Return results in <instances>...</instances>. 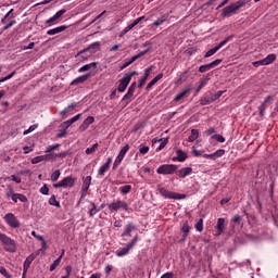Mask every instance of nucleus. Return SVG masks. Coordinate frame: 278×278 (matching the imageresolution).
<instances>
[{
	"mask_svg": "<svg viewBox=\"0 0 278 278\" xmlns=\"http://www.w3.org/2000/svg\"><path fill=\"white\" fill-rule=\"evenodd\" d=\"M64 257V250H62L61 255L50 265V273H53L60 266L62 258Z\"/></svg>",
	"mask_w": 278,
	"mask_h": 278,
	"instance_id": "obj_28",
	"label": "nucleus"
},
{
	"mask_svg": "<svg viewBox=\"0 0 278 278\" xmlns=\"http://www.w3.org/2000/svg\"><path fill=\"white\" fill-rule=\"evenodd\" d=\"M157 190H159L161 197H164V199H175L176 201L186 199V195H184L181 193H175L173 191H168L164 187H159Z\"/></svg>",
	"mask_w": 278,
	"mask_h": 278,
	"instance_id": "obj_5",
	"label": "nucleus"
},
{
	"mask_svg": "<svg viewBox=\"0 0 278 278\" xmlns=\"http://www.w3.org/2000/svg\"><path fill=\"white\" fill-rule=\"evenodd\" d=\"M91 210L89 211V216L90 218H92V216H94V214H97V212H99V210L97 208V204H94V202H91Z\"/></svg>",
	"mask_w": 278,
	"mask_h": 278,
	"instance_id": "obj_46",
	"label": "nucleus"
},
{
	"mask_svg": "<svg viewBox=\"0 0 278 278\" xmlns=\"http://www.w3.org/2000/svg\"><path fill=\"white\" fill-rule=\"evenodd\" d=\"M53 153L35 156L31 159V164H40V162H51L53 161Z\"/></svg>",
	"mask_w": 278,
	"mask_h": 278,
	"instance_id": "obj_14",
	"label": "nucleus"
},
{
	"mask_svg": "<svg viewBox=\"0 0 278 278\" xmlns=\"http://www.w3.org/2000/svg\"><path fill=\"white\" fill-rule=\"evenodd\" d=\"M131 249H134V248L130 247L129 243H127L126 247H124V248L117 250V251L115 252V255H116L117 257H125V255H129V251H131Z\"/></svg>",
	"mask_w": 278,
	"mask_h": 278,
	"instance_id": "obj_19",
	"label": "nucleus"
},
{
	"mask_svg": "<svg viewBox=\"0 0 278 278\" xmlns=\"http://www.w3.org/2000/svg\"><path fill=\"white\" fill-rule=\"evenodd\" d=\"M108 207L110 212H118V210H125V212H129V204L123 200H116L113 201L112 203L108 204Z\"/></svg>",
	"mask_w": 278,
	"mask_h": 278,
	"instance_id": "obj_3",
	"label": "nucleus"
},
{
	"mask_svg": "<svg viewBox=\"0 0 278 278\" xmlns=\"http://www.w3.org/2000/svg\"><path fill=\"white\" fill-rule=\"evenodd\" d=\"M38 254H30L24 262V265H23V271H24V275H27V270H29V266H31V262H34L36 260V256Z\"/></svg>",
	"mask_w": 278,
	"mask_h": 278,
	"instance_id": "obj_17",
	"label": "nucleus"
},
{
	"mask_svg": "<svg viewBox=\"0 0 278 278\" xmlns=\"http://www.w3.org/2000/svg\"><path fill=\"white\" fill-rule=\"evenodd\" d=\"M110 164H112V157H109L106 160V162L100 167V169L98 172L100 177H103V175H105V173H108V170H110Z\"/></svg>",
	"mask_w": 278,
	"mask_h": 278,
	"instance_id": "obj_25",
	"label": "nucleus"
},
{
	"mask_svg": "<svg viewBox=\"0 0 278 278\" xmlns=\"http://www.w3.org/2000/svg\"><path fill=\"white\" fill-rule=\"evenodd\" d=\"M64 14H66V9L60 10L52 17L46 21V25H49V27H51V25H55V23H58V20L62 18Z\"/></svg>",
	"mask_w": 278,
	"mask_h": 278,
	"instance_id": "obj_12",
	"label": "nucleus"
},
{
	"mask_svg": "<svg viewBox=\"0 0 278 278\" xmlns=\"http://www.w3.org/2000/svg\"><path fill=\"white\" fill-rule=\"evenodd\" d=\"M41 194H49V187L47 185H43L40 189Z\"/></svg>",
	"mask_w": 278,
	"mask_h": 278,
	"instance_id": "obj_63",
	"label": "nucleus"
},
{
	"mask_svg": "<svg viewBox=\"0 0 278 278\" xmlns=\"http://www.w3.org/2000/svg\"><path fill=\"white\" fill-rule=\"evenodd\" d=\"M17 199L22 203H27V197L25 194H23V193H17Z\"/></svg>",
	"mask_w": 278,
	"mask_h": 278,
	"instance_id": "obj_60",
	"label": "nucleus"
},
{
	"mask_svg": "<svg viewBox=\"0 0 278 278\" xmlns=\"http://www.w3.org/2000/svg\"><path fill=\"white\" fill-rule=\"evenodd\" d=\"M139 236L135 235V237L128 242V244L134 249L138 243Z\"/></svg>",
	"mask_w": 278,
	"mask_h": 278,
	"instance_id": "obj_54",
	"label": "nucleus"
},
{
	"mask_svg": "<svg viewBox=\"0 0 278 278\" xmlns=\"http://www.w3.org/2000/svg\"><path fill=\"white\" fill-rule=\"evenodd\" d=\"M68 29V26L66 25H61L55 28H52L47 31L48 36H55V34H62V31H66Z\"/></svg>",
	"mask_w": 278,
	"mask_h": 278,
	"instance_id": "obj_23",
	"label": "nucleus"
},
{
	"mask_svg": "<svg viewBox=\"0 0 278 278\" xmlns=\"http://www.w3.org/2000/svg\"><path fill=\"white\" fill-rule=\"evenodd\" d=\"M132 98H134V94L127 92L122 99V102L126 103V105H129V101H131Z\"/></svg>",
	"mask_w": 278,
	"mask_h": 278,
	"instance_id": "obj_44",
	"label": "nucleus"
},
{
	"mask_svg": "<svg viewBox=\"0 0 278 278\" xmlns=\"http://www.w3.org/2000/svg\"><path fill=\"white\" fill-rule=\"evenodd\" d=\"M49 205H54V207H61L60 202L55 199V195L50 197Z\"/></svg>",
	"mask_w": 278,
	"mask_h": 278,
	"instance_id": "obj_42",
	"label": "nucleus"
},
{
	"mask_svg": "<svg viewBox=\"0 0 278 278\" xmlns=\"http://www.w3.org/2000/svg\"><path fill=\"white\" fill-rule=\"evenodd\" d=\"M192 173V167H184L179 170L176 169V175L180 179H185V177H188V175H191Z\"/></svg>",
	"mask_w": 278,
	"mask_h": 278,
	"instance_id": "obj_21",
	"label": "nucleus"
},
{
	"mask_svg": "<svg viewBox=\"0 0 278 278\" xmlns=\"http://www.w3.org/2000/svg\"><path fill=\"white\" fill-rule=\"evenodd\" d=\"M225 227L227 224L225 223V218H218L215 229H217V236H223V231H225Z\"/></svg>",
	"mask_w": 278,
	"mask_h": 278,
	"instance_id": "obj_22",
	"label": "nucleus"
},
{
	"mask_svg": "<svg viewBox=\"0 0 278 278\" xmlns=\"http://www.w3.org/2000/svg\"><path fill=\"white\" fill-rule=\"evenodd\" d=\"M66 275L62 276L61 278H71V273H73V267L71 265H67L65 267Z\"/></svg>",
	"mask_w": 278,
	"mask_h": 278,
	"instance_id": "obj_52",
	"label": "nucleus"
},
{
	"mask_svg": "<svg viewBox=\"0 0 278 278\" xmlns=\"http://www.w3.org/2000/svg\"><path fill=\"white\" fill-rule=\"evenodd\" d=\"M68 156V152H60L58 154L53 153V161H55L56 157H60L61 160H64V157Z\"/></svg>",
	"mask_w": 278,
	"mask_h": 278,
	"instance_id": "obj_47",
	"label": "nucleus"
},
{
	"mask_svg": "<svg viewBox=\"0 0 278 278\" xmlns=\"http://www.w3.org/2000/svg\"><path fill=\"white\" fill-rule=\"evenodd\" d=\"M13 25H16V20L10 21V23L2 28L3 31H7V29H10V27H13Z\"/></svg>",
	"mask_w": 278,
	"mask_h": 278,
	"instance_id": "obj_61",
	"label": "nucleus"
},
{
	"mask_svg": "<svg viewBox=\"0 0 278 278\" xmlns=\"http://www.w3.org/2000/svg\"><path fill=\"white\" fill-rule=\"evenodd\" d=\"M210 78H206V79H200V81H199V86L197 87V89H195V92H197V94H199V92H201V90H203V88H204V86H207V80H208Z\"/></svg>",
	"mask_w": 278,
	"mask_h": 278,
	"instance_id": "obj_37",
	"label": "nucleus"
},
{
	"mask_svg": "<svg viewBox=\"0 0 278 278\" xmlns=\"http://www.w3.org/2000/svg\"><path fill=\"white\" fill-rule=\"evenodd\" d=\"M98 51H101V42L96 41L91 45H89L87 48L83 49V53H89L91 55H94Z\"/></svg>",
	"mask_w": 278,
	"mask_h": 278,
	"instance_id": "obj_13",
	"label": "nucleus"
},
{
	"mask_svg": "<svg viewBox=\"0 0 278 278\" xmlns=\"http://www.w3.org/2000/svg\"><path fill=\"white\" fill-rule=\"evenodd\" d=\"M154 142H161L160 147L156 149V151H162L168 144V138H163V139H154Z\"/></svg>",
	"mask_w": 278,
	"mask_h": 278,
	"instance_id": "obj_36",
	"label": "nucleus"
},
{
	"mask_svg": "<svg viewBox=\"0 0 278 278\" xmlns=\"http://www.w3.org/2000/svg\"><path fill=\"white\" fill-rule=\"evenodd\" d=\"M197 51H199V49L197 48H188L185 53H187V55H194V53H197Z\"/></svg>",
	"mask_w": 278,
	"mask_h": 278,
	"instance_id": "obj_58",
	"label": "nucleus"
},
{
	"mask_svg": "<svg viewBox=\"0 0 278 278\" xmlns=\"http://www.w3.org/2000/svg\"><path fill=\"white\" fill-rule=\"evenodd\" d=\"M210 103H214L211 97H205L203 100H201V105H210Z\"/></svg>",
	"mask_w": 278,
	"mask_h": 278,
	"instance_id": "obj_56",
	"label": "nucleus"
},
{
	"mask_svg": "<svg viewBox=\"0 0 278 278\" xmlns=\"http://www.w3.org/2000/svg\"><path fill=\"white\" fill-rule=\"evenodd\" d=\"M60 149V143H55L54 146H49L48 148H46L45 153H51L52 151H55Z\"/></svg>",
	"mask_w": 278,
	"mask_h": 278,
	"instance_id": "obj_48",
	"label": "nucleus"
},
{
	"mask_svg": "<svg viewBox=\"0 0 278 278\" xmlns=\"http://www.w3.org/2000/svg\"><path fill=\"white\" fill-rule=\"evenodd\" d=\"M177 157H173V162H186L188 160V154L184 150L176 151Z\"/></svg>",
	"mask_w": 278,
	"mask_h": 278,
	"instance_id": "obj_24",
	"label": "nucleus"
},
{
	"mask_svg": "<svg viewBox=\"0 0 278 278\" xmlns=\"http://www.w3.org/2000/svg\"><path fill=\"white\" fill-rule=\"evenodd\" d=\"M168 18V15H163L161 18H159L157 21H155L153 23V25H155V27H160V25H162L163 23H165V21Z\"/></svg>",
	"mask_w": 278,
	"mask_h": 278,
	"instance_id": "obj_43",
	"label": "nucleus"
},
{
	"mask_svg": "<svg viewBox=\"0 0 278 278\" xmlns=\"http://www.w3.org/2000/svg\"><path fill=\"white\" fill-rule=\"evenodd\" d=\"M4 220L12 229H18L21 227V222H18V218L13 213H8L4 216Z\"/></svg>",
	"mask_w": 278,
	"mask_h": 278,
	"instance_id": "obj_9",
	"label": "nucleus"
},
{
	"mask_svg": "<svg viewBox=\"0 0 278 278\" xmlns=\"http://www.w3.org/2000/svg\"><path fill=\"white\" fill-rule=\"evenodd\" d=\"M90 184H92V176H87L83 181V192H88Z\"/></svg>",
	"mask_w": 278,
	"mask_h": 278,
	"instance_id": "obj_30",
	"label": "nucleus"
},
{
	"mask_svg": "<svg viewBox=\"0 0 278 278\" xmlns=\"http://www.w3.org/2000/svg\"><path fill=\"white\" fill-rule=\"evenodd\" d=\"M222 62H223V59H217L208 64H210L211 68H214V67L218 66V64H220Z\"/></svg>",
	"mask_w": 278,
	"mask_h": 278,
	"instance_id": "obj_59",
	"label": "nucleus"
},
{
	"mask_svg": "<svg viewBox=\"0 0 278 278\" xmlns=\"http://www.w3.org/2000/svg\"><path fill=\"white\" fill-rule=\"evenodd\" d=\"M119 192H122V194H129V192H131V185L121 187Z\"/></svg>",
	"mask_w": 278,
	"mask_h": 278,
	"instance_id": "obj_41",
	"label": "nucleus"
},
{
	"mask_svg": "<svg viewBox=\"0 0 278 278\" xmlns=\"http://www.w3.org/2000/svg\"><path fill=\"white\" fill-rule=\"evenodd\" d=\"M92 123H94V117L93 116H88L79 126V131H86V129H88V127H90V125H92Z\"/></svg>",
	"mask_w": 278,
	"mask_h": 278,
	"instance_id": "obj_20",
	"label": "nucleus"
},
{
	"mask_svg": "<svg viewBox=\"0 0 278 278\" xmlns=\"http://www.w3.org/2000/svg\"><path fill=\"white\" fill-rule=\"evenodd\" d=\"M99 149V143H94L91 148H87L85 153L86 155H92Z\"/></svg>",
	"mask_w": 278,
	"mask_h": 278,
	"instance_id": "obj_39",
	"label": "nucleus"
},
{
	"mask_svg": "<svg viewBox=\"0 0 278 278\" xmlns=\"http://www.w3.org/2000/svg\"><path fill=\"white\" fill-rule=\"evenodd\" d=\"M223 94H225V91H223V90H219L214 94H211V101H213V102L218 101V99L222 98Z\"/></svg>",
	"mask_w": 278,
	"mask_h": 278,
	"instance_id": "obj_40",
	"label": "nucleus"
},
{
	"mask_svg": "<svg viewBox=\"0 0 278 278\" xmlns=\"http://www.w3.org/2000/svg\"><path fill=\"white\" fill-rule=\"evenodd\" d=\"M151 71H153V65L144 70V74L139 80L138 88H142L147 84V79H149V76L151 75Z\"/></svg>",
	"mask_w": 278,
	"mask_h": 278,
	"instance_id": "obj_16",
	"label": "nucleus"
},
{
	"mask_svg": "<svg viewBox=\"0 0 278 278\" xmlns=\"http://www.w3.org/2000/svg\"><path fill=\"white\" fill-rule=\"evenodd\" d=\"M76 58H79L80 62H85V60H89V58H92V54L89 52H84V50H80Z\"/></svg>",
	"mask_w": 278,
	"mask_h": 278,
	"instance_id": "obj_32",
	"label": "nucleus"
},
{
	"mask_svg": "<svg viewBox=\"0 0 278 278\" xmlns=\"http://www.w3.org/2000/svg\"><path fill=\"white\" fill-rule=\"evenodd\" d=\"M138 229V227H136V224L134 223H128L125 228H124V231L122 233V238H131V232L132 231H136Z\"/></svg>",
	"mask_w": 278,
	"mask_h": 278,
	"instance_id": "obj_15",
	"label": "nucleus"
},
{
	"mask_svg": "<svg viewBox=\"0 0 278 278\" xmlns=\"http://www.w3.org/2000/svg\"><path fill=\"white\" fill-rule=\"evenodd\" d=\"M147 53H149V49L139 52L138 54L131 56V59L129 61H126L122 66H121V71L127 68V66H131V64H134V62H136V60H140V58H142L143 55H147Z\"/></svg>",
	"mask_w": 278,
	"mask_h": 278,
	"instance_id": "obj_11",
	"label": "nucleus"
},
{
	"mask_svg": "<svg viewBox=\"0 0 278 278\" xmlns=\"http://www.w3.org/2000/svg\"><path fill=\"white\" fill-rule=\"evenodd\" d=\"M139 153H141V155H147V153H149V147L140 146Z\"/></svg>",
	"mask_w": 278,
	"mask_h": 278,
	"instance_id": "obj_57",
	"label": "nucleus"
},
{
	"mask_svg": "<svg viewBox=\"0 0 278 278\" xmlns=\"http://www.w3.org/2000/svg\"><path fill=\"white\" fill-rule=\"evenodd\" d=\"M75 181H77V179L73 178V176H67L61 181L54 184L53 188H73V186H75Z\"/></svg>",
	"mask_w": 278,
	"mask_h": 278,
	"instance_id": "obj_8",
	"label": "nucleus"
},
{
	"mask_svg": "<svg viewBox=\"0 0 278 278\" xmlns=\"http://www.w3.org/2000/svg\"><path fill=\"white\" fill-rule=\"evenodd\" d=\"M212 139L216 140L217 142H225V137H223V135H213Z\"/></svg>",
	"mask_w": 278,
	"mask_h": 278,
	"instance_id": "obj_55",
	"label": "nucleus"
},
{
	"mask_svg": "<svg viewBox=\"0 0 278 278\" xmlns=\"http://www.w3.org/2000/svg\"><path fill=\"white\" fill-rule=\"evenodd\" d=\"M211 66H210V63L208 64H205V65H201L199 67V73H207V71H211Z\"/></svg>",
	"mask_w": 278,
	"mask_h": 278,
	"instance_id": "obj_51",
	"label": "nucleus"
},
{
	"mask_svg": "<svg viewBox=\"0 0 278 278\" xmlns=\"http://www.w3.org/2000/svg\"><path fill=\"white\" fill-rule=\"evenodd\" d=\"M186 79H188V71L184 72L180 75L179 79L177 80V84L181 85V84H184V81H186Z\"/></svg>",
	"mask_w": 278,
	"mask_h": 278,
	"instance_id": "obj_45",
	"label": "nucleus"
},
{
	"mask_svg": "<svg viewBox=\"0 0 278 278\" xmlns=\"http://www.w3.org/2000/svg\"><path fill=\"white\" fill-rule=\"evenodd\" d=\"M197 231H203V218H200L198 223L195 224Z\"/></svg>",
	"mask_w": 278,
	"mask_h": 278,
	"instance_id": "obj_53",
	"label": "nucleus"
},
{
	"mask_svg": "<svg viewBox=\"0 0 278 278\" xmlns=\"http://www.w3.org/2000/svg\"><path fill=\"white\" fill-rule=\"evenodd\" d=\"M244 5H247V0H239L237 2H233V3L225 7L222 10L223 18H229V16H231L232 14H238V11L241 8H244Z\"/></svg>",
	"mask_w": 278,
	"mask_h": 278,
	"instance_id": "obj_1",
	"label": "nucleus"
},
{
	"mask_svg": "<svg viewBox=\"0 0 278 278\" xmlns=\"http://www.w3.org/2000/svg\"><path fill=\"white\" fill-rule=\"evenodd\" d=\"M277 60L276 54H268L265 59H262L263 61V66H268V64H273Z\"/></svg>",
	"mask_w": 278,
	"mask_h": 278,
	"instance_id": "obj_31",
	"label": "nucleus"
},
{
	"mask_svg": "<svg viewBox=\"0 0 278 278\" xmlns=\"http://www.w3.org/2000/svg\"><path fill=\"white\" fill-rule=\"evenodd\" d=\"M177 168H179V166L175 164H164L156 169V173L157 175H175Z\"/></svg>",
	"mask_w": 278,
	"mask_h": 278,
	"instance_id": "obj_4",
	"label": "nucleus"
},
{
	"mask_svg": "<svg viewBox=\"0 0 278 278\" xmlns=\"http://www.w3.org/2000/svg\"><path fill=\"white\" fill-rule=\"evenodd\" d=\"M0 242L3 244L4 251L16 253V241L14 239L8 237L5 233H0Z\"/></svg>",
	"mask_w": 278,
	"mask_h": 278,
	"instance_id": "obj_2",
	"label": "nucleus"
},
{
	"mask_svg": "<svg viewBox=\"0 0 278 278\" xmlns=\"http://www.w3.org/2000/svg\"><path fill=\"white\" fill-rule=\"evenodd\" d=\"M225 155V150L219 149L216 152L208 154V160H218V157H223Z\"/></svg>",
	"mask_w": 278,
	"mask_h": 278,
	"instance_id": "obj_33",
	"label": "nucleus"
},
{
	"mask_svg": "<svg viewBox=\"0 0 278 278\" xmlns=\"http://www.w3.org/2000/svg\"><path fill=\"white\" fill-rule=\"evenodd\" d=\"M128 94H132L134 96V92H136V83H132L130 85V87L128 88Z\"/></svg>",
	"mask_w": 278,
	"mask_h": 278,
	"instance_id": "obj_62",
	"label": "nucleus"
},
{
	"mask_svg": "<svg viewBox=\"0 0 278 278\" xmlns=\"http://www.w3.org/2000/svg\"><path fill=\"white\" fill-rule=\"evenodd\" d=\"M190 90H192V87L189 86L185 89H182L175 98L174 101L177 103L179 101H181V99H185V97H188V94H190Z\"/></svg>",
	"mask_w": 278,
	"mask_h": 278,
	"instance_id": "obj_18",
	"label": "nucleus"
},
{
	"mask_svg": "<svg viewBox=\"0 0 278 278\" xmlns=\"http://www.w3.org/2000/svg\"><path fill=\"white\" fill-rule=\"evenodd\" d=\"M136 72L126 73L122 79H119V85L117 87V90L119 92H125L127 90V87L129 86V81H131V78L134 75H136Z\"/></svg>",
	"mask_w": 278,
	"mask_h": 278,
	"instance_id": "obj_6",
	"label": "nucleus"
},
{
	"mask_svg": "<svg viewBox=\"0 0 278 278\" xmlns=\"http://www.w3.org/2000/svg\"><path fill=\"white\" fill-rule=\"evenodd\" d=\"M258 111H260V116H264V113L266 112V105L261 104L258 106Z\"/></svg>",
	"mask_w": 278,
	"mask_h": 278,
	"instance_id": "obj_64",
	"label": "nucleus"
},
{
	"mask_svg": "<svg viewBox=\"0 0 278 278\" xmlns=\"http://www.w3.org/2000/svg\"><path fill=\"white\" fill-rule=\"evenodd\" d=\"M12 12H14V9H11L1 20L2 25H5V23H8V18H14V14H12Z\"/></svg>",
	"mask_w": 278,
	"mask_h": 278,
	"instance_id": "obj_38",
	"label": "nucleus"
},
{
	"mask_svg": "<svg viewBox=\"0 0 278 278\" xmlns=\"http://www.w3.org/2000/svg\"><path fill=\"white\" fill-rule=\"evenodd\" d=\"M144 16L138 17L137 20H135L131 24H129L126 28H124V31H126V34L128 31H131V29H134V27H136V25H138V23H140L141 21H143Z\"/></svg>",
	"mask_w": 278,
	"mask_h": 278,
	"instance_id": "obj_34",
	"label": "nucleus"
},
{
	"mask_svg": "<svg viewBox=\"0 0 278 278\" xmlns=\"http://www.w3.org/2000/svg\"><path fill=\"white\" fill-rule=\"evenodd\" d=\"M0 274H2V276L5 277V278H12V275H10L8 273V269H5V267H3L1 265H0Z\"/></svg>",
	"mask_w": 278,
	"mask_h": 278,
	"instance_id": "obj_50",
	"label": "nucleus"
},
{
	"mask_svg": "<svg viewBox=\"0 0 278 278\" xmlns=\"http://www.w3.org/2000/svg\"><path fill=\"white\" fill-rule=\"evenodd\" d=\"M230 40H233V35H230L228 37H226L223 41H220L217 46H215L214 48H212L211 50H208L205 54L204 58H212V55H214V53H216L217 51H219L220 49H223V47H225V45H227V42H230Z\"/></svg>",
	"mask_w": 278,
	"mask_h": 278,
	"instance_id": "obj_7",
	"label": "nucleus"
},
{
	"mask_svg": "<svg viewBox=\"0 0 278 278\" xmlns=\"http://www.w3.org/2000/svg\"><path fill=\"white\" fill-rule=\"evenodd\" d=\"M90 74H85L83 76L77 77L71 83V86H78V84H84V81H88Z\"/></svg>",
	"mask_w": 278,
	"mask_h": 278,
	"instance_id": "obj_27",
	"label": "nucleus"
},
{
	"mask_svg": "<svg viewBox=\"0 0 278 278\" xmlns=\"http://www.w3.org/2000/svg\"><path fill=\"white\" fill-rule=\"evenodd\" d=\"M60 169L54 170L51 175V181H58V179H60Z\"/></svg>",
	"mask_w": 278,
	"mask_h": 278,
	"instance_id": "obj_49",
	"label": "nucleus"
},
{
	"mask_svg": "<svg viewBox=\"0 0 278 278\" xmlns=\"http://www.w3.org/2000/svg\"><path fill=\"white\" fill-rule=\"evenodd\" d=\"M90 68H97V62L84 65L78 70V73H86V71H90Z\"/></svg>",
	"mask_w": 278,
	"mask_h": 278,
	"instance_id": "obj_35",
	"label": "nucleus"
},
{
	"mask_svg": "<svg viewBox=\"0 0 278 278\" xmlns=\"http://www.w3.org/2000/svg\"><path fill=\"white\" fill-rule=\"evenodd\" d=\"M162 77H164V74H157L146 87V90H151V88H153L154 84H157L160 81V79H162Z\"/></svg>",
	"mask_w": 278,
	"mask_h": 278,
	"instance_id": "obj_29",
	"label": "nucleus"
},
{
	"mask_svg": "<svg viewBox=\"0 0 278 278\" xmlns=\"http://www.w3.org/2000/svg\"><path fill=\"white\" fill-rule=\"evenodd\" d=\"M181 231L184 235H182V238L180 239V242H186V239L188 238V233H190V225L188 224V220H186L182 224Z\"/></svg>",
	"mask_w": 278,
	"mask_h": 278,
	"instance_id": "obj_26",
	"label": "nucleus"
},
{
	"mask_svg": "<svg viewBox=\"0 0 278 278\" xmlns=\"http://www.w3.org/2000/svg\"><path fill=\"white\" fill-rule=\"evenodd\" d=\"M127 151H129V144H126L121 149L117 157L114 161L113 170H116L118 168V166H121V162H123V160L125 159Z\"/></svg>",
	"mask_w": 278,
	"mask_h": 278,
	"instance_id": "obj_10",
	"label": "nucleus"
}]
</instances>
